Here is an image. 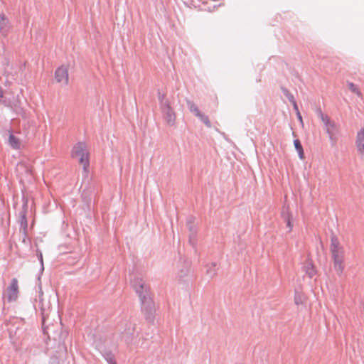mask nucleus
I'll return each instance as SVG.
<instances>
[{"mask_svg":"<svg viewBox=\"0 0 364 364\" xmlns=\"http://www.w3.org/2000/svg\"><path fill=\"white\" fill-rule=\"evenodd\" d=\"M4 97V91L2 88H0V99L3 98Z\"/></svg>","mask_w":364,"mask_h":364,"instance_id":"18","label":"nucleus"},{"mask_svg":"<svg viewBox=\"0 0 364 364\" xmlns=\"http://www.w3.org/2000/svg\"><path fill=\"white\" fill-rule=\"evenodd\" d=\"M304 270L308 274V276L311 278L316 274V269L313 264L310 262H308L305 266L304 267Z\"/></svg>","mask_w":364,"mask_h":364,"instance_id":"11","label":"nucleus"},{"mask_svg":"<svg viewBox=\"0 0 364 364\" xmlns=\"http://www.w3.org/2000/svg\"><path fill=\"white\" fill-rule=\"evenodd\" d=\"M73 157L77 159L79 164L83 166V168L87 171L90 161H89V152L87 149L86 145L84 143L77 144L72 151Z\"/></svg>","mask_w":364,"mask_h":364,"instance_id":"2","label":"nucleus"},{"mask_svg":"<svg viewBox=\"0 0 364 364\" xmlns=\"http://www.w3.org/2000/svg\"><path fill=\"white\" fill-rule=\"evenodd\" d=\"M348 89L354 94H355L357 96H358L359 97H362V94L359 90V88L358 87V86L356 85H355L354 83L353 82H348Z\"/></svg>","mask_w":364,"mask_h":364,"instance_id":"14","label":"nucleus"},{"mask_svg":"<svg viewBox=\"0 0 364 364\" xmlns=\"http://www.w3.org/2000/svg\"><path fill=\"white\" fill-rule=\"evenodd\" d=\"M9 144L12 149L16 150L20 149L22 146L21 139L11 133L9 136Z\"/></svg>","mask_w":364,"mask_h":364,"instance_id":"10","label":"nucleus"},{"mask_svg":"<svg viewBox=\"0 0 364 364\" xmlns=\"http://www.w3.org/2000/svg\"><path fill=\"white\" fill-rule=\"evenodd\" d=\"M198 117L200 119L201 121H203L208 127H210V122L208 119V117L205 116V114L200 113Z\"/></svg>","mask_w":364,"mask_h":364,"instance_id":"16","label":"nucleus"},{"mask_svg":"<svg viewBox=\"0 0 364 364\" xmlns=\"http://www.w3.org/2000/svg\"><path fill=\"white\" fill-rule=\"evenodd\" d=\"M287 227L291 230L292 228V225H291V219L289 217L287 218Z\"/></svg>","mask_w":364,"mask_h":364,"instance_id":"17","label":"nucleus"},{"mask_svg":"<svg viewBox=\"0 0 364 364\" xmlns=\"http://www.w3.org/2000/svg\"><path fill=\"white\" fill-rule=\"evenodd\" d=\"M161 110L163 112L164 119L166 122L170 126H173L176 117L175 112L171 107L170 104L167 100L162 103Z\"/></svg>","mask_w":364,"mask_h":364,"instance_id":"5","label":"nucleus"},{"mask_svg":"<svg viewBox=\"0 0 364 364\" xmlns=\"http://www.w3.org/2000/svg\"><path fill=\"white\" fill-rule=\"evenodd\" d=\"M18 295V280L14 278L6 291V296L9 301H16Z\"/></svg>","mask_w":364,"mask_h":364,"instance_id":"7","label":"nucleus"},{"mask_svg":"<svg viewBox=\"0 0 364 364\" xmlns=\"http://www.w3.org/2000/svg\"><path fill=\"white\" fill-rule=\"evenodd\" d=\"M355 146L358 154L364 159V127L357 132Z\"/></svg>","mask_w":364,"mask_h":364,"instance_id":"8","label":"nucleus"},{"mask_svg":"<svg viewBox=\"0 0 364 364\" xmlns=\"http://www.w3.org/2000/svg\"><path fill=\"white\" fill-rule=\"evenodd\" d=\"M188 107L193 113L196 114V116H198L201 112L198 109V108L195 105L193 102H188Z\"/></svg>","mask_w":364,"mask_h":364,"instance_id":"15","label":"nucleus"},{"mask_svg":"<svg viewBox=\"0 0 364 364\" xmlns=\"http://www.w3.org/2000/svg\"><path fill=\"white\" fill-rule=\"evenodd\" d=\"M55 81L63 85L66 86L69 82V67L68 65H63L58 67L55 72Z\"/></svg>","mask_w":364,"mask_h":364,"instance_id":"4","label":"nucleus"},{"mask_svg":"<svg viewBox=\"0 0 364 364\" xmlns=\"http://www.w3.org/2000/svg\"><path fill=\"white\" fill-rule=\"evenodd\" d=\"M297 116H298V119H299V120L301 122H303L302 117H301V114H300L299 111H298V112H297Z\"/></svg>","mask_w":364,"mask_h":364,"instance_id":"19","label":"nucleus"},{"mask_svg":"<svg viewBox=\"0 0 364 364\" xmlns=\"http://www.w3.org/2000/svg\"><path fill=\"white\" fill-rule=\"evenodd\" d=\"M330 250L335 270L338 274H342L344 270V249L338 239L335 236L331 239Z\"/></svg>","mask_w":364,"mask_h":364,"instance_id":"1","label":"nucleus"},{"mask_svg":"<svg viewBox=\"0 0 364 364\" xmlns=\"http://www.w3.org/2000/svg\"><path fill=\"white\" fill-rule=\"evenodd\" d=\"M317 114L326 126V132L331 137L336 132V127L333 122L320 109L317 110Z\"/></svg>","mask_w":364,"mask_h":364,"instance_id":"6","label":"nucleus"},{"mask_svg":"<svg viewBox=\"0 0 364 364\" xmlns=\"http://www.w3.org/2000/svg\"><path fill=\"white\" fill-rule=\"evenodd\" d=\"M11 30V24L8 18L4 14H0V33L6 36Z\"/></svg>","mask_w":364,"mask_h":364,"instance_id":"9","label":"nucleus"},{"mask_svg":"<svg viewBox=\"0 0 364 364\" xmlns=\"http://www.w3.org/2000/svg\"><path fill=\"white\" fill-rule=\"evenodd\" d=\"M294 144L295 149H296V151L298 152L300 159H304V149L301 144L300 141L299 139H295L294 141Z\"/></svg>","mask_w":364,"mask_h":364,"instance_id":"12","label":"nucleus"},{"mask_svg":"<svg viewBox=\"0 0 364 364\" xmlns=\"http://www.w3.org/2000/svg\"><path fill=\"white\" fill-rule=\"evenodd\" d=\"M133 286L143 304L146 302L148 304L152 303L149 295V287L145 282L142 279H136Z\"/></svg>","mask_w":364,"mask_h":364,"instance_id":"3","label":"nucleus"},{"mask_svg":"<svg viewBox=\"0 0 364 364\" xmlns=\"http://www.w3.org/2000/svg\"><path fill=\"white\" fill-rule=\"evenodd\" d=\"M306 301L305 296L301 293H296L294 296V303L296 306L302 305Z\"/></svg>","mask_w":364,"mask_h":364,"instance_id":"13","label":"nucleus"},{"mask_svg":"<svg viewBox=\"0 0 364 364\" xmlns=\"http://www.w3.org/2000/svg\"><path fill=\"white\" fill-rule=\"evenodd\" d=\"M294 109H296V112H298L299 109H298L297 105L295 102H294Z\"/></svg>","mask_w":364,"mask_h":364,"instance_id":"20","label":"nucleus"}]
</instances>
